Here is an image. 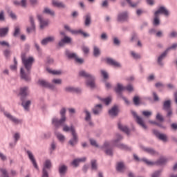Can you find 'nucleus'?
I'll list each match as a JSON object with an SVG mask.
<instances>
[{
    "instance_id": "obj_1",
    "label": "nucleus",
    "mask_w": 177,
    "mask_h": 177,
    "mask_svg": "<svg viewBox=\"0 0 177 177\" xmlns=\"http://www.w3.org/2000/svg\"><path fill=\"white\" fill-rule=\"evenodd\" d=\"M26 57V53H22L21 55V59L22 61V64H24L26 70V71H24V68H21L20 75L21 80H24V81L28 82L31 81L30 74H31V68H32V64H34V62H35V59H34V57H29L28 58Z\"/></svg>"
},
{
    "instance_id": "obj_2",
    "label": "nucleus",
    "mask_w": 177,
    "mask_h": 177,
    "mask_svg": "<svg viewBox=\"0 0 177 177\" xmlns=\"http://www.w3.org/2000/svg\"><path fill=\"white\" fill-rule=\"evenodd\" d=\"M80 77H82L83 78H86L87 80L86 82V86H89L91 89H95L96 88V84L95 82V77L85 71H81L79 72Z\"/></svg>"
},
{
    "instance_id": "obj_3",
    "label": "nucleus",
    "mask_w": 177,
    "mask_h": 177,
    "mask_svg": "<svg viewBox=\"0 0 177 177\" xmlns=\"http://www.w3.org/2000/svg\"><path fill=\"white\" fill-rule=\"evenodd\" d=\"M66 108H62L60 110L59 114L61 115V118L59 120L56 118H53L52 119V124L54 125V127L57 129L62 125H64V123L66 122L67 118H66Z\"/></svg>"
},
{
    "instance_id": "obj_4",
    "label": "nucleus",
    "mask_w": 177,
    "mask_h": 177,
    "mask_svg": "<svg viewBox=\"0 0 177 177\" xmlns=\"http://www.w3.org/2000/svg\"><path fill=\"white\" fill-rule=\"evenodd\" d=\"M160 15H165L168 17L169 16V11L165 7L160 6L153 14V26H160Z\"/></svg>"
},
{
    "instance_id": "obj_5",
    "label": "nucleus",
    "mask_w": 177,
    "mask_h": 177,
    "mask_svg": "<svg viewBox=\"0 0 177 177\" xmlns=\"http://www.w3.org/2000/svg\"><path fill=\"white\" fill-rule=\"evenodd\" d=\"M116 139L111 141V143L113 145V146H115V147H118V149H120V150H127V151H131V150H132V148L120 142L123 139V137L121 136V134H116Z\"/></svg>"
},
{
    "instance_id": "obj_6",
    "label": "nucleus",
    "mask_w": 177,
    "mask_h": 177,
    "mask_svg": "<svg viewBox=\"0 0 177 177\" xmlns=\"http://www.w3.org/2000/svg\"><path fill=\"white\" fill-rule=\"evenodd\" d=\"M141 161H143L147 165H165L167 162H168V159L167 158L160 157L158 160H157L156 162H152L149 160H147L145 158H143Z\"/></svg>"
},
{
    "instance_id": "obj_7",
    "label": "nucleus",
    "mask_w": 177,
    "mask_h": 177,
    "mask_svg": "<svg viewBox=\"0 0 177 177\" xmlns=\"http://www.w3.org/2000/svg\"><path fill=\"white\" fill-rule=\"evenodd\" d=\"M162 110L167 111L166 117H167V118H171V117H172L173 111L171 106V100H167L164 102Z\"/></svg>"
},
{
    "instance_id": "obj_8",
    "label": "nucleus",
    "mask_w": 177,
    "mask_h": 177,
    "mask_svg": "<svg viewBox=\"0 0 177 177\" xmlns=\"http://www.w3.org/2000/svg\"><path fill=\"white\" fill-rule=\"evenodd\" d=\"M129 19V15L127 11H124L118 14L117 21H118V23H124L125 21H128Z\"/></svg>"
},
{
    "instance_id": "obj_9",
    "label": "nucleus",
    "mask_w": 177,
    "mask_h": 177,
    "mask_svg": "<svg viewBox=\"0 0 177 177\" xmlns=\"http://www.w3.org/2000/svg\"><path fill=\"white\" fill-rule=\"evenodd\" d=\"M131 114L134 117V118L136 119L137 123L142 127L144 129H147V126H146V124H145V122L143 121V118L139 117L138 115V113L135 112V111H131Z\"/></svg>"
},
{
    "instance_id": "obj_10",
    "label": "nucleus",
    "mask_w": 177,
    "mask_h": 177,
    "mask_svg": "<svg viewBox=\"0 0 177 177\" xmlns=\"http://www.w3.org/2000/svg\"><path fill=\"white\" fill-rule=\"evenodd\" d=\"M64 28L65 30H66V31H69V32H72V34H80L81 35H83L84 38H88V37H89V34L82 31V30H71V28H70V26H68V25H65Z\"/></svg>"
},
{
    "instance_id": "obj_11",
    "label": "nucleus",
    "mask_w": 177,
    "mask_h": 177,
    "mask_svg": "<svg viewBox=\"0 0 177 177\" xmlns=\"http://www.w3.org/2000/svg\"><path fill=\"white\" fill-rule=\"evenodd\" d=\"M19 95L21 96V100H26L27 96L28 95V87H21Z\"/></svg>"
},
{
    "instance_id": "obj_12",
    "label": "nucleus",
    "mask_w": 177,
    "mask_h": 177,
    "mask_svg": "<svg viewBox=\"0 0 177 177\" xmlns=\"http://www.w3.org/2000/svg\"><path fill=\"white\" fill-rule=\"evenodd\" d=\"M152 133L155 135L160 140H162V142H168V137L164 133H160L158 130L153 129Z\"/></svg>"
},
{
    "instance_id": "obj_13",
    "label": "nucleus",
    "mask_w": 177,
    "mask_h": 177,
    "mask_svg": "<svg viewBox=\"0 0 177 177\" xmlns=\"http://www.w3.org/2000/svg\"><path fill=\"white\" fill-rule=\"evenodd\" d=\"M69 146L71 147H75L78 145V134L77 133H73L72 138L68 142Z\"/></svg>"
},
{
    "instance_id": "obj_14",
    "label": "nucleus",
    "mask_w": 177,
    "mask_h": 177,
    "mask_svg": "<svg viewBox=\"0 0 177 177\" xmlns=\"http://www.w3.org/2000/svg\"><path fill=\"white\" fill-rule=\"evenodd\" d=\"M40 86H42L43 88H48V89H55V86L46 80H39L37 82Z\"/></svg>"
},
{
    "instance_id": "obj_15",
    "label": "nucleus",
    "mask_w": 177,
    "mask_h": 177,
    "mask_svg": "<svg viewBox=\"0 0 177 177\" xmlns=\"http://www.w3.org/2000/svg\"><path fill=\"white\" fill-rule=\"evenodd\" d=\"M30 19V23L31 27H27L26 28V32L28 34H30V32H35V22L34 21V17L32 16L29 17Z\"/></svg>"
},
{
    "instance_id": "obj_16",
    "label": "nucleus",
    "mask_w": 177,
    "mask_h": 177,
    "mask_svg": "<svg viewBox=\"0 0 177 177\" xmlns=\"http://www.w3.org/2000/svg\"><path fill=\"white\" fill-rule=\"evenodd\" d=\"M103 147L106 149L104 151L106 156H110L111 157H113L114 153H113V148H110V143L109 142H105L104 143Z\"/></svg>"
},
{
    "instance_id": "obj_17",
    "label": "nucleus",
    "mask_w": 177,
    "mask_h": 177,
    "mask_svg": "<svg viewBox=\"0 0 177 177\" xmlns=\"http://www.w3.org/2000/svg\"><path fill=\"white\" fill-rule=\"evenodd\" d=\"M118 113H120V110L118 109V106L117 105L113 106L111 109L109 110V115L112 118L117 117V115H118Z\"/></svg>"
},
{
    "instance_id": "obj_18",
    "label": "nucleus",
    "mask_w": 177,
    "mask_h": 177,
    "mask_svg": "<svg viewBox=\"0 0 177 177\" xmlns=\"http://www.w3.org/2000/svg\"><path fill=\"white\" fill-rule=\"evenodd\" d=\"M26 153L33 167L35 168V169H39L38 164H37V160H35V158L34 157V155L32 154V153L30 151H27Z\"/></svg>"
},
{
    "instance_id": "obj_19",
    "label": "nucleus",
    "mask_w": 177,
    "mask_h": 177,
    "mask_svg": "<svg viewBox=\"0 0 177 177\" xmlns=\"http://www.w3.org/2000/svg\"><path fill=\"white\" fill-rule=\"evenodd\" d=\"M67 171H68V167L66 165H62L59 166L58 172L60 176H64L67 174Z\"/></svg>"
},
{
    "instance_id": "obj_20",
    "label": "nucleus",
    "mask_w": 177,
    "mask_h": 177,
    "mask_svg": "<svg viewBox=\"0 0 177 177\" xmlns=\"http://www.w3.org/2000/svg\"><path fill=\"white\" fill-rule=\"evenodd\" d=\"M4 115H6L10 121L14 122V124H20L21 122V120H19V119L15 118L13 115L8 112H4Z\"/></svg>"
},
{
    "instance_id": "obj_21",
    "label": "nucleus",
    "mask_w": 177,
    "mask_h": 177,
    "mask_svg": "<svg viewBox=\"0 0 177 177\" xmlns=\"http://www.w3.org/2000/svg\"><path fill=\"white\" fill-rule=\"evenodd\" d=\"M126 169H127V167H125L124 162H119L117 163L116 171H118V172L124 174V172H125Z\"/></svg>"
},
{
    "instance_id": "obj_22",
    "label": "nucleus",
    "mask_w": 177,
    "mask_h": 177,
    "mask_svg": "<svg viewBox=\"0 0 177 177\" xmlns=\"http://www.w3.org/2000/svg\"><path fill=\"white\" fill-rule=\"evenodd\" d=\"M106 62L109 66H113V67H121V64L116 62L115 60L113 59V58H106Z\"/></svg>"
},
{
    "instance_id": "obj_23",
    "label": "nucleus",
    "mask_w": 177,
    "mask_h": 177,
    "mask_svg": "<svg viewBox=\"0 0 177 177\" xmlns=\"http://www.w3.org/2000/svg\"><path fill=\"white\" fill-rule=\"evenodd\" d=\"M142 150L145 151V153H147L148 154H150L151 156H156V154H158L156 150L153 148L146 147H141Z\"/></svg>"
},
{
    "instance_id": "obj_24",
    "label": "nucleus",
    "mask_w": 177,
    "mask_h": 177,
    "mask_svg": "<svg viewBox=\"0 0 177 177\" xmlns=\"http://www.w3.org/2000/svg\"><path fill=\"white\" fill-rule=\"evenodd\" d=\"M50 168H52V162H50V160H46L42 169V175H44V171L48 174V170L46 169H50Z\"/></svg>"
},
{
    "instance_id": "obj_25",
    "label": "nucleus",
    "mask_w": 177,
    "mask_h": 177,
    "mask_svg": "<svg viewBox=\"0 0 177 177\" xmlns=\"http://www.w3.org/2000/svg\"><path fill=\"white\" fill-rule=\"evenodd\" d=\"M168 55V53L165 50L158 58V64L159 66H164V63H162V60L165 59V57H167V55Z\"/></svg>"
},
{
    "instance_id": "obj_26",
    "label": "nucleus",
    "mask_w": 177,
    "mask_h": 177,
    "mask_svg": "<svg viewBox=\"0 0 177 177\" xmlns=\"http://www.w3.org/2000/svg\"><path fill=\"white\" fill-rule=\"evenodd\" d=\"M123 91H125V87H124L122 84L118 83L117 86L114 88V91L115 92V93H117L118 95H122Z\"/></svg>"
},
{
    "instance_id": "obj_27",
    "label": "nucleus",
    "mask_w": 177,
    "mask_h": 177,
    "mask_svg": "<svg viewBox=\"0 0 177 177\" xmlns=\"http://www.w3.org/2000/svg\"><path fill=\"white\" fill-rule=\"evenodd\" d=\"M102 109L103 106L102 105V104H98L95 106V108L92 109V111L95 115H99Z\"/></svg>"
},
{
    "instance_id": "obj_28",
    "label": "nucleus",
    "mask_w": 177,
    "mask_h": 177,
    "mask_svg": "<svg viewBox=\"0 0 177 177\" xmlns=\"http://www.w3.org/2000/svg\"><path fill=\"white\" fill-rule=\"evenodd\" d=\"M63 131L64 132H71V135H73V133H77V131H75V128L73 125L71 127L64 125L63 127Z\"/></svg>"
},
{
    "instance_id": "obj_29",
    "label": "nucleus",
    "mask_w": 177,
    "mask_h": 177,
    "mask_svg": "<svg viewBox=\"0 0 177 177\" xmlns=\"http://www.w3.org/2000/svg\"><path fill=\"white\" fill-rule=\"evenodd\" d=\"M21 106L24 107V110L26 111H30V106H31V100H21Z\"/></svg>"
},
{
    "instance_id": "obj_30",
    "label": "nucleus",
    "mask_w": 177,
    "mask_h": 177,
    "mask_svg": "<svg viewBox=\"0 0 177 177\" xmlns=\"http://www.w3.org/2000/svg\"><path fill=\"white\" fill-rule=\"evenodd\" d=\"M53 41H55V37L50 36L43 39L41 41V45L45 46L48 45L49 42H53Z\"/></svg>"
},
{
    "instance_id": "obj_31",
    "label": "nucleus",
    "mask_w": 177,
    "mask_h": 177,
    "mask_svg": "<svg viewBox=\"0 0 177 177\" xmlns=\"http://www.w3.org/2000/svg\"><path fill=\"white\" fill-rule=\"evenodd\" d=\"M118 129L122 131V132H124V133H126L127 135H129L131 131L129 130V128H128V127L127 126H123L122 124H121V123H118Z\"/></svg>"
},
{
    "instance_id": "obj_32",
    "label": "nucleus",
    "mask_w": 177,
    "mask_h": 177,
    "mask_svg": "<svg viewBox=\"0 0 177 177\" xmlns=\"http://www.w3.org/2000/svg\"><path fill=\"white\" fill-rule=\"evenodd\" d=\"M53 6H55V8H59V9H66V4H64V3L60 1H53L52 2Z\"/></svg>"
},
{
    "instance_id": "obj_33",
    "label": "nucleus",
    "mask_w": 177,
    "mask_h": 177,
    "mask_svg": "<svg viewBox=\"0 0 177 177\" xmlns=\"http://www.w3.org/2000/svg\"><path fill=\"white\" fill-rule=\"evenodd\" d=\"M37 19L40 23V28H44V27H46V26L48 25V21H44L42 19V15H37Z\"/></svg>"
},
{
    "instance_id": "obj_34",
    "label": "nucleus",
    "mask_w": 177,
    "mask_h": 177,
    "mask_svg": "<svg viewBox=\"0 0 177 177\" xmlns=\"http://www.w3.org/2000/svg\"><path fill=\"white\" fill-rule=\"evenodd\" d=\"M66 92H73L75 93H81V90L80 88L74 87H66L65 88Z\"/></svg>"
},
{
    "instance_id": "obj_35",
    "label": "nucleus",
    "mask_w": 177,
    "mask_h": 177,
    "mask_svg": "<svg viewBox=\"0 0 177 177\" xmlns=\"http://www.w3.org/2000/svg\"><path fill=\"white\" fill-rule=\"evenodd\" d=\"M65 55L68 57V59H74L75 60V59L77 58V54H75V53H70L68 50H66Z\"/></svg>"
},
{
    "instance_id": "obj_36",
    "label": "nucleus",
    "mask_w": 177,
    "mask_h": 177,
    "mask_svg": "<svg viewBox=\"0 0 177 177\" xmlns=\"http://www.w3.org/2000/svg\"><path fill=\"white\" fill-rule=\"evenodd\" d=\"M8 32H9V28H0V37H6L8 35Z\"/></svg>"
},
{
    "instance_id": "obj_37",
    "label": "nucleus",
    "mask_w": 177,
    "mask_h": 177,
    "mask_svg": "<svg viewBox=\"0 0 177 177\" xmlns=\"http://www.w3.org/2000/svg\"><path fill=\"white\" fill-rule=\"evenodd\" d=\"M86 158H82L81 159H75L73 161L71 162V165H73V167H78L80 165V162L82 161H86Z\"/></svg>"
},
{
    "instance_id": "obj_38",
    "label": "nucleus",
    "mask_w": 177,
    "mask_h": 177,
    "mask_svg": "<svg viewBox=\"0 0 177 177\" xmlns=\"http://www.w3.org/2000/svg\"><path fill=\"white\" fill-rule=\"evenodd\" d=\"M91 23H92L91 15H86L85 20H84L85 26L89 27V26H91Z\"/></svg>"
},
{
    "instance_id": "obj_39",
    "label": "nucleus",
    "mask_w": 177,
    "mask_h": 177,
    "mask_svg": "<svg viewBox=\"0 0 177 177\" xmlns=\"http://www.w3.org/2000/svg\"><path fill=\"white\" fill-rule=\"evenodd\" d=\"M46 71L49 74H53V75H60L62 74V72L60 71H52L50 68H47Z\"/></svg>"
},
{
    "instance_id": "obj_40",
    "label": "nucleus",
    "mask_w": 177,
    "mask_h": 177,
    "mask_svg": "<svg viewBox=\"0 0 177 177\" xmlns=\"http://www.w3.org/2000/svg\"><path fill=\"white\" fill-rule=\"evenodd\" d=\"M100 55V49H99L97 46H95L93 47V56L95 57H99Z\"/></svg>"
},
{
    "instance_id": "obj_41",
    "label": "nucleus",
    "mask_w": 177,
    "mask_h": 177,
    "mask_svg": "<svg viewBox=\"0 0 177 177\" xmlns=\"http://www.w3.org/2000/svg\"><path fill=\"white\" fill-rule=\"evenodd\" d=\"M43 13H45L46 15H50V16H55V11H53L48 8H44Z\"/></svg>"
},
{
    "instance_id": "obj_42",
    "label": "nucleus",
    "mask_w": 177,
    "mask_h": 177,
    "mask_svg": "<svg viewBox=\"0 0 177 177\" xmlns=\"http://www.w3.org/2000/svg\"><path fill=\"white\" fill-rule=\"evenodd\" d=\"M91 163L92 171H97V163L96 160H92Z\"/></svg>"
},
{
    "instance_id": "obj_43",
    "label": "nucleus",
    "mask_w": 177,
    "mask_h": 177,
    "mask_svg": "<svg viewBox=\"0 0 177 177\" xmlns=\"http://www.w3.org/2000/svg\"><path fill=\"white\" fill-rule=\"evenodd\" d=\"M133 102L135 106H139V104H140V97H139L138 95L134 96L133 98Z\"/></svg>"
},
{
    "instance_id": "obj_44",
    "label": "nucleus",
    "mask_w": 177,
    "mask_h": 177,
    "mask_svg": "<svg viewBox=\"0 0 177 177\" xmlns=\"http://www.w3.org/2000/svg\"><path fill=\"white\" fill-rule=\"evenodd\" d=\"M55 136H57V138L58 140H59V142H64V139H66L64 136L59 132H55Z\"/></svg>"
},
{
    "instance_id": "obj_45",
    "label": "nucleus",
    "mask_w": 177,
    "mask_h": 177,
    "mask_svg": "<svg viewBox=\"0 0 177 177\" xmlns=\"http://www.w3.org/2000/svg\"><path fill=\"white\" fill-rule=\"evenodd\" d=\"M10 70H12V71H15V70L17 69V59L16 57H14V64L11 65L10 66Z\"/></svg>"
},
{
    "instance_id": "obj_46",
    "label": "nucleus",
    "mask_w": 177,
    "mask_h": 177,
    "mask_svg": "<svg viewBox=\"0 0 177 177\" xmlns=\"http://www.w3.org/2000/svg\"><path fill=\"white\" fill-rule=\"evenodd\" d=\"M101 75H102L104 81H107V80H109V73L106 71L101 70Z\"/></svg>"
},
{
    "instance_id": "obj_47",
    "label": "nucleus",
    "mask_w": 177,
    "mask_h": 177,
    "mask_svg": "<svg viewBox=\"0 0 177 177\" xmlns=\"http://www.w3.org/2000/svg\"><path fill=\"white\" fill-rule=\"evenodd\" d=\"M131 55L132 57H133V59H135L136 60H139V59H141V57H142L139 53H136L133 51L131 52Z\"/></svg>"
},
{
    "instance_id": "obj_48",
    "label": "nucleus",
    "mask_w": 177,
    "mask_h": 177,
    "mask_svg": "<svg viewBox=\"0 0 177 177\" xmlns=\"http://www.w3.org/2000/svg\"><path fill=\"white\" fill-rule=\"evenodd\" d=\"M0 172H1V177H9V173L6 169H0Z\"/></svg>"
},
{
    "instance_id": "obj_49",
    "label": "nucleus",
    "mask_w": 177,
    "mask_h": 177,
    "mask_svg": "<svg viewBox=\"0 0 177 177\" xmlns=\"http://www.w3.org/2000/svg\"><path fill=\"white\" fill-rule=\"evenodd\" d=\"M19 35H20V28L17 26L15 28L13 37H15L16 38V37H19Z\"/></svg>"
},
{
    "instance_id": "obj_50",
    "label": "nucleus",
    "mask_w": 177,
    "mask_h": 177,
    "mask_svg": "<svg viewBox=\"0 0 177 177\" xmlns=\"http://www.w3.org/2000/svg\"><path fill=\"white\" fill-rule=\"evenodd\" d=\"M156 119L157 121H159V122H164V117L160 113H157Z\"/></svg>"
},
{
    "instance_id": "obj_51",
    "label": "nucleus",
    "mask_w": 177,
    "mask_h": 177,
    "mask_svg": "<svg viewBox=\"0 0 177 177\" xmlns=\"http://www.w3.org/2000/svg\"><path fill=\"white\" fill-rule=\"evenodd\" d=\"M84 113H86L85 121H91V113L87 110H85Z\"/></svg>"
},
{
    "instance_id": "obj_52",
    "label": "nucleus",
    "mask_w": 177,
    "mask_h": 177,
    "mask_svg": "<svg viewBox=\"0 0 177 177\" xmlns=\"http://www.w3.org/2000/svg\"><path fill=\"white\" fill-rule=\"evenodd\" d=\"M162 172V170L156 171L155 172H153V174H152L151 177H160Z\"/></svg>"
},
{
    "instance_id": "obj_53",
    "label": "nucleus",
    "mask_w": 177,
    "mask_h": 177,
    "mask_svg": "<svg viewBox=\"0 0 177 177\" xmlns=\"http://www.w3.org/2000/svg\"><path fill=\"white\" fill-rule=\"evenodd\" d=\"M128 91V92H133V86L132 84H128L127 86H124V90Z\"/></svg>"
},
{
    "instance_id": "obj_54",
    "label": "nucleus",
    "mask_w": 177,
    "mask_h": 177,
    "mask_svg": "<svg viewBox=\"0 0 177 177\" xmlns=\"http://www.w3.org/2000/svg\"><path fill=\"white\" fill-rule=\"evenodd\" d=\"M89 140L91 146H93L94 147H99V145H97V142H96V140L93 139H90Z\"/></svg>"
},
{
    "instance_id": "obj_55",
    "label": "nucleus",
    "mask_w": 177,
    "mask_h": 177,
    "mask_svg": "<svg viewBox=\"0 0 177 177\" xmlns=\"http://www.w3.org/2000/svg\"><path fill=\"white\" fill-rule=\"evenodd\" d=\"M64 43L65 44H70L71 42V38L65 36L63 39H62Z\"/></svg>"
},
{
    "instance_id": "obj_56",
    "label": "nucleus",
    "mask_w": 177,
    "mask_h": 177,
    "mask_svg": "<svg viewBox=\"0 0 177 177\" xmlns=\"http://www.w3.org/2000/svg\"><path fill=\"white\" fill-rule=\"evenodd\" d=\"M82 50L84 53V55H88V53H89V48L86 46L82 47Z\"/></svg>"
},
{
    "instance_id": "obj_57",
    "label": "nucleus",
    "mask_w": 177,
    "mask_h": 177,
    "mask_svg": "<svg viewBox=\"0 0 177 177\" xmlns=\"http://www.w3.org/2000/svg\"><path fill=\"white\" fill-rule=\"evenodd\" d=\"M20 139V133H15L14 135V140L15 143H17V141Z\"/></svg>"
},
{
    "instance_id": "obj_58",
    "label": "nucleus",
    "mask_w": 177,
    "mask_h": 177,
    "mask_svg": "<svg viewBox=\"0 0 177 177\" xmlns=\"http://www.w3.org/2000/svg\"><path fill=\"white\" fill-rule=\"evenodd\" d=\"M75 62L76 63H78V64H83L84 59L78 58V57H76V58L75 59Z\"/></svg>"
},
{
    "instance_id": "obj_59",
    "label": "nucleus",
    "mask_w": 177,
    "mask_h": 177,
    "mask_svg": "<svg viewBox=\"0 0 177 177\" xmlns=\"http://www.w3.org/2000/svg\"><path fill=\"white\" fill-rule=\"evenodd\" d=\"M113 44L114 45H115L116 46H120L121 42L120 41V39H118V38L115 37L113 39Z\"/></svg>"
},
{
    "instance_id": "obj_60",
    "label": "nucleus",
    "mask_w": 177,
    "mask_h": 177,
    "mask_svg": "<svg viewBox=\"0 0 177 177\" xmlns=\"http://www.w3.org/2000/svg\"><path fill=\"white\" fill-rule=\"evenodd\" d=\"M176 48H177V44H172L171 46L167 48L166 49V51H167V53H168V52H169V50H171V49H176Z\"/></svg>"
},
{
    "instance_id": "obj_61",
    "label": "nucleus",
    "mask_w": 177,
    "mask_h": 177,
    "mask_svg": "<svg viewBox=\"0 0 177 177\" xmlns=\"http://www.w3.org/2000/svg\"><path fill=\"white\" fill-rule=\"evenodd\" d=\"M104 103H105V104L106 106H109V104H110V103H111V98L107 97V98L104 99Z\"/></svg>"
},
{
    "instance_id": "obj_62",
    "label": "nucleus",
    "mask_w": 177,
    "mask_h": 177,
    "mask_svg": "<svg viewBox=\"0 0 177 177\" xmlns=\"http://www.w3.org/2000/svg\"><path fill=\"white\" fill-rule=\"evenodd\" d=\"M52 82H53V84H56L57 85H60V84H62V80L61 79H54V80H53Z\"/></svg>"
},
{
    "instance_id": "obj_63",
    "label": "nucleus",
    "mask_w": 177,
    "mask_h": 177,
    "mask_svg": "<svg viewBox=\"0 0 177 177\" xmlns=\"http://www.w3.org/2000/svg\"><path fill=\"white\" fill-rule=\"evenodd\" d=\"M153 96L154 102H159L160 98L158 97V95H157V93L153 92Z\"/></svg>"
},
{
    "instance_id": "obj_64",
    "label": "nucleus",
    "mask_w": 177,
    "mask_h": 177,
    "mask_svg": "<svg viewBox=\"0 0 177 177\" xmlns=\"http://www.w3.org/2000/svg\"><path fill=\"white\" fill-rule=\"evenodd\" d=\"M142 114L145 115V117H150V115H151V112L144 111H142Z\"/></svg>"
}]
</instances>
